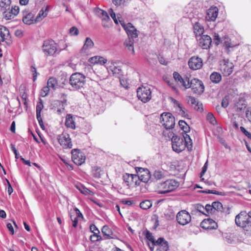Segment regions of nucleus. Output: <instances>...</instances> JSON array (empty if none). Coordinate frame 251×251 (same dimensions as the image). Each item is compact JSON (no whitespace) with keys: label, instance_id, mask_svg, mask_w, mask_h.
I'll use <instances>...</instances> for the list:
<instances>
[{"label":"nucleus","instance_id":"41","mask_svg":"<svg viewBox=\"0 0 251 251\" xmlns=\"http://www.w3.org/2000/svg\"><path fill=\"white\" fill-rule=\"evenodd\" d=\"M222 42H223L224 45L228 50L229 49V48H233L235 46L231 42V40L227 36H225L224 38H223Z\"/></svg>","mask_w":251,"mask_h":251},{"label":"nucleus","instance_id":"32","mask_svg":"<svg viewBox=\"0 0 251 251\" xmlns=\"http://www.w3.org/2000/svg\"><path fill=\"white\" fill-rule=\"evenodd\" d=\"M134 42V40L126 39L125 40L124 43L125 47L129 51H131V54L133 55L135 54L133 46Z\"/></svg>","mask_w":251,"mask_h":251},{"label":"nucleus","instance_id":"51","mask_svg":"<svg viewBox=\"0 0 251 251\" xmlns=\"http://www.w3.org/2000/svg\"><path fill=\"white\" fill-rule=\"evenodd\" d=\"M240 227L243 228L245 230L247 231H251V221L248 218L244 224Z\"/></svg>","mask_w":251,"mask_h":251},{"label":"nucleus","instance_id":"27","mask_svg":"<svg viewBox=\"0 0 251 251\" xmlns=\"http://www.w3.org/2000/svg\"><path fill=\"white\" fill-rule=\"evenodd\" d=\"M169 246L168 241L164 238L159 237L158 238V250L159 251H168Z\"/></svg>","mask_w":251,"mask_h":251},{"label":"nucleus","instance_id":"43","mask_svg":"<svg viewBox=\"0 0 251 251\" xmlns=\"http://www.w3.org/2000/svg\"><path fill=\"white\" fill-rule=\"evenodd\" d=\"M177 111L178 114L180 115L182 117L190 119V117L188 113V110L183 106H181L178 109Z\"/></svg>","mask_w":251,"mask_h":251},{"label":"nucleus","instance_id":"4","mask_svg":"<svg viewBox=\"0 0 251 251\" xmlns=\"http://www.w3.org/2000/svg\"><path fill=\"white\" fill-rule=\"evenodd\" d=\"M69 81L73 88L79 90L83 88L86 84L85 76L79 73H75L71 75Z\"/></svg>","mask_w":251,"mask_h":251},{"label":"nucleus","instance_id":"24","mask_svg":"<svg viewBox=\"0 0 251 251\" xmlns=\"http://www.w3.org/2000/svg\"><path fill=\"white\" fill-rule=\"evenodd\" d=\"M173 77L175 81L184 87V90H186L187 83L189 81V78L187 76L183 78L178 73L176 72L173 73Z\"/></svg>","mask_w":251,"mask_h":251},{"label":"nucleus","instance_id":"56","mask_svg":"<svg viewBox=\"0 0 251 251\" xmlns=\"http://www.w3.org/2000/svg\"><path fill=\"white\" fill-rule=\"evenodd\" d=\"M108 12H109V14H110V16L111 17V18L114 21L116 25H118L119 22V20H120L119 18H120L119 17H118V18H116V15L115 12H114L112 8H110L109 9Z\"/></svg>","mask_w":251,"mask_h":251},{"label":"nucleus","instance_id":"60","mask_svg":"<svg viewBox=\"0 0 251 251\" xmlns=\"http://www.w3.org/2000/svg\"><path fill=\"white\" fill-rule=\"evenodd\" d=\"M50 89V88L48 86L44 87L40 93L41 96L42 97L47 96L49 93Z\"/></svg>","mask_w":251,"mask_h":251},{"label":"nucleus","instance_id":"2","mask_svg":"<svg viewBox=\"0 0 251 251\" xmlns=\"http://www.w3.org/2000/svg\"><path fill=\"white\" fill-rule=\"evenodd\" d=\"M42 50L46 56H56L62 50L58 45L51 39L46 40L42 46Z\"/></svg>","mask_w":251,"mask_h":251},{"label":"nucleus","instance_id":"11","mask_svg":"<svg viewBox=\"0 0 251 251\" xmlns=\"http://www.w3.org/2000/svg\"><path fill=\"white\" fill-rule=\"evenodd\" d=\"M176 219L177 223L181 225H185L191 221V217L190 214L185 210H182L178 212L176 215Z\"/></svg>","mask_w":251,"mask_h":251},{"label":"nucleus","instance_id":"26","mask_svg":"<svg viewBox=\"0 0 251 251\" xmlns=\"http://www.w3.org/2000/svg\"><path fill=\"white\" fill-rule=\"evenodd\" d=\"M97 13L103 22L102 24V26L104 27H109V25L108 24L104 23V22L110 21V18L107 13L102 9H99L97 11Z\"/></svg>","mask_w":251,"mask_h":251},{"label":"nucleus","instance_id":"31","mask_svg":"<svg viewBox=\"0 0 251 251\" xmlns=\"http://www.w3.org/2000/svg\"><path fill=\"white\" fill-rule=\"evenodd\" d=\"M182 138H183L184 140L185 148L187 147L188 151H191L193 147V142L190 136L188 135L187 133H184Z\"/></svg>","mask_w":251,"mask_h":251},{"label":"nucleus","instance_id":"46","mask_svg":"<svg viewBox=\"0 0 251 251\" xmlns=\"http://www.w3.org/2000/svg\"><path fill=\"white\" fill-rule=\"evenodd\" d=\"M152 204L151 201L146 200L140 203V206L142 209L147 210L152 206Z\"/></svg>","mask_w":251,"mask_h":251},{"label":"nucleus","instance_id":"17","mask_svg":"<svg viewBox=\"0 0 251 251\" xmlns=\"http://www.w3.org/2000/svg\"><path fill=\"white\" fill-rule=\"evenodd\" d=\"M19 12V8L18 6H14V7H9L6 8L3 10V14L4 17L6 20H10L13 18L15 16L18 15Z\"/></svg>","mask_w":251,"mask_h":251},{"label":"nucleus","instance_id":"48","mask_svg":"<svg viewBox=\"0 0 251 251\" xmlns=\"http://www.w3.org/2000/svg\"><path fill=\"white\" fill-rule=\"evenodd\" d=\"M67 95L63 94V93L60 94V100L58 101V102L59 103V105H62L63 106H65L67 104Z\"/></svg>","mask_w":251,"mask_h":251},{"label":"nucleus","instance_id":"63","mask_svg":"<svg viewBox=\"0 0 251 251\" xmlns=\"http://www.w3.org/2000/svg\"><path fill=\"white\" fill-rule=\"evenodd\" d=\"M188 102L192 106L194 107V106L198 102V101L194 97L189 96L188 99Z\"/></svg>","mask_w":251,"mask_h":251},{"label":"nucleus","instance_id":"29","mask_svg":"<svg viewBox=\"0 0 251 251\" xmlns=\"http://www.w3.org/2000/svg\"><path fill=\"white\" fill-rule=\"evenodd\" d=\"M94 44L92 39L87 37L85 39L84 44L81 48V51L82 52H86L88 50L92 49L94 47Z\"/></svg>","mask_w":251,"mask_h":251},{"label":"nucleus","instance_id":"37","mask_svg":"<svg viewBox=\"0 0 251 251\" xmlns=\"http://www.w3.org/2000/svg\"><path fill=\"white\" fill-rule=\"evenodd\" d=\"M173 128H165L163 131V135L166 138V140H170L171 139L172 141V139L174 138L175 136H176L175 135V133L171 130Z\"/></svg>","mask_w":251,"mask_h":251},{"label":"nucleus","instance_id":"18","mask_svg":"<svg viewBox=\"0 0 251 251\" xmlns=\"http://www.w3.org/2000/svg\"><path fill=\"white\" fill-rule=\"evenodd\" d=\"M219 10L216 6H212L206 10L205 20L209 22L215 21L217 17Z\"/></svg>","mask_w":251,"mask_h":251},{"label":"nucleus","instance_id":"61","mask_svg":"<svg viewBox=\"0 0 251 251\" xmlns=\"http://www.w3.org/2000/svg\"><path fill=\"white\" fill-rule=\"evenodd\" d=\"M70 218L73 222L72 226L74 227H76L78 224V218L77 217H75V215L70 214Z\"/></svg>","mask_w":251,"mask_h":251},{"label":"nucleus","instance_id":"53","mask_svg":"<svg viewBox=\"0 0 251 251\" xmlns=\"http://www.w3.org/2000/svg\"><path fill=\"white\" fill-rule=\"evenodd\" d=\"M128 39L130 40H134L135 38H137L138 37V34H137V30L136 29H135V31L132 30H128V32H126Z\"/></svg>","mask_w":251,"mask_h":251},{"label":"nucleus","instance_id":"30","mask_svg":"<svg viewBox=\"0 0 251 251\" xmlns=\"http://www.w3.org/2000/svg\"><path fill=\"white\" fill-rule=\"evenodd\" d=\"M212 204L216 215H219V214L222 215L224 211L222 204L219 201H214Z\"/></svg>","mask_w":251,"mask_h":251},{"label":"nucleus","instance_id":"7","mask_svg":"<svg viewBox=\"0 0 251 251\" xmlns=\"http://www.w3.org/2000/svg\"><path fill=\"white\" fill-rule=\"evenodd\" d=\"M138 99L142 102L146 103L151 98V92L149 86H141L137 89Z\"/></svg>","mask_w":251,"mask_h":251},{"label":"nucleus","instance_id":"12","mask_svg":"<svg viewBox=\"0 0 251 251\" xmlns=\"http://www.w3.org/2000/svg\"><path fill=\"white\" fill-rule=\"evenodd\" d=\"M72 159L74 163L77 165H81L85 162V156L78 149L72 150Z\"/></svg>","mask_w":251,"mask_h":251},{"label":"nucleus","instance_id":"49","mask_svg":"<svg viewBox=\"0 0 251 251\" xmlns=\"http://www.w3.org/2000/svg\"><path fill=\"white\" fill-rule=\"evenodd\" d=\"M101 169L100 167L95 166L93 168V176L96 178H100L101 176Z\"/></svg>","mask_w":251,"mask_h":251},{"label":"nucleus","instance_id":"23","mask_svg":"<svg viewBox=\"0 0 251 251\" xmlns=\"http://www.w3.org/2000/svg\"><path fill=\"white\" fill-rule=\"evenodd\" d=\"M143 234L145 235V238L147 240L148 245L151 251H153L154 246L157 243V241H155L153 236L150 231L147 230L144 232Z\"/></svg>","mask_w":251,"mask_h":251},{"label":"nucleus","instance_id":"54","mask_svg":"<svg viewBox=\"0 0 251 251\" xmlns=\"http://www.w3.org/2000/svg\"><path fill=\"white\" fill-rule=\"evenodd\" d=\"M206 119L207 121H208L209 123L213 125H215L217 124L216 118L211 113L209 112L207 114Z\"/></svg>","mask_w":251,"mask_h":251},{"label":"nucleus","instance_id":"15","mask_svg":"<svg viewBox=\"0 0 251 251\" xmlns=\"http://www.w3.org/2000/svg\"><path fill=\"white\" fill-rule=\"evenodd\" d=\"M58 141L60 145L64 149H71L73 145L70 135L66 133H63L58 137Z\"/></svg>","mask_w":251,"mask_h":251},{"label":"nucleus","instance_id":"58","mask_svg":"<svg viewBox=\"0 0 251 251\" xmlns=\"http://www.w3.org/2000/svg\"><path fill=\"white\" fill-rule=\"evenodd\" d=\"M194 208L195 210L202 214H204L205 215H207L206 213H204L205 211V207H204L203 205H202L201 204H196L194 205Z\"/></svg>","mask_w":251,"mask_h":251},{"label":"nucleus","instance_id":"35","mask_svg":"<svg viewBox=\"0 0 251 251\" xmlns=\"http://www.w3.org/2000/svg\"><path fill=\"white\" fill-rule=\"evenodd\" d=\"M48 10L47 7L42 8L35 18V22H40L43 19V18L46 17L48 15Z\"/></svg>","mask_w":251,"mask_h":251},{"label":"nucleus","instance_id":"45","mask_svg":"<svg viewBox=\"0 0 251 251\" xmlns=\"http://www.w3.org/2000/svg\"><path fill=\"white\" fill-rule=\"evenodd\" d=\"M205 211L207 213V215H211L213 216H216V213H215V212L214 210V208L212 204L211 205L207 204L205 206Z\"/></svg>","mask_w":251,"mask_h":251},{"label":"nucleus","instance_id":"9","mask_svg":"<svg viewBox=\"0 0 251 251\" xmlns=\"http://www.w3.org/2000/svg\"><path fill=\"white\" fill-rule=\"evenodd\" d=\"M106 67L108 72H111L116 76L119 77L122 74L121 67L119 65V62L117 61H108Z\"/></svg>","mask_w":251,"mask_h":251},{"label":"nucleus","instance_id":"42","mask_svg":"<svg viewBox=\"0 0 251 251\" xmlns=\"http://www.w3.org/2000/svg\"><path fill=\"white\" fill-rule=\"evenodd\" d=\"M178 125L180 128L184 131V133L190 131V127L184 121L180 120L178 122Z\"/></svg>","mask_w":251,"mask_h":251},{"label":"nucleus","instance_id":"6","mask_svg":"<svg viewBox=\"0 0 251 251\" xmlns=\"http://www.w3.org/2000/svg\"><path fill=\"white\" fill-rule=\"evenodd\" d=\"M160 122L165 128H173L175 125V117L169 112L162 113L160 116Z\"/></svg>","mask_w":251,"mask_h":251},{"label":"nucleus","instance_id":"25","mask_svg":"<svg viewBox=\"0 0 251 251\" xmlns=\"http://www.w3.org/2000/svg\"><path fill=\"white\" fill-rule=\"evenodd\" d=\"M249 218L246 212L242 211L239 214L236 216L235 222L238 226H240L244 224V222L247 221Z\"/></svg>","mask_w":251,"mask_h":251},{"label":"nucleus","instance_id":"47","mask_svg":"<svg viewBox=\"0 0 251 251\" xmlns=\"http://www.w3.org/2000/svg\"><path fill=\"white\" fill-rule=\"evenodd\" d=\"M77 188L80 191V192L85 195H93V193L92 191L89 190V189L83 186H80V187L77 186Z\"/></svg>","mask_w":251,"mask_h":251},{"label":"nucleus","instance_id":"64","mask_svg":"<svg viewBox=\"0 0 251 251\" xmlns=\"http://www.w3.org/2000/svg\"><path fill=\"white\" fill-rule=\"evenodd\" d=\"M213 40H214V42L217 46L219 45V44L222 41L220 36L218 34H217L216 33H214Z\"/></svg>","mask_w":251,"mask_h":251},{"label":"nucleus","instance_id":"44","mask_svg":"<svg viewBox=\"0 0 251 251\" xmlns=\"http://www.w3.org/2000/svg\"><path fill=\"white\" fill-rule=\"evenodd\" d=\"M201 193H205V194H215L217 195H220V196H225V194L224 192H219L216 190H209V189H206L204 190H201L199 191Z\"/></svg>","mask_w":251,"mask_h":251},{"label":"nucleus","instance_id":"55","mask_svg":"<svg viewBox=\"0 0 251 251\" xmlns=\"http://www.w3.org/2000/svg\"><path fill=\"white\" fill-rule=\"evenodd\" d=\"M90 239L91 242H95L102 240L101 236L100 233L94 232V234L90 236Z\"/></svg>","mask_w":251,"mask_h":251},{"label":"nucleus","instance_id":"38","mask_svg":"<svg viewBox=\"0 0 251 251\" xmlns=\"http://www.w3.org/2000/svg\"><path fill=\"white\" fill-rule=\"evenodd\" d=\"M235 106L236 107L237 111H240L246 108L247 103L245 100L244 99H240L237 102Z\"/></svg>","mask_w":251,"mask_h":251},{"label":"nucleus","instance_id":"62","mask_svg":"<svg viewBox=\"0 0 251 251\" xmlns=\"http://www.w3.org/2000/svg\"><path fill=\"white\" fill-rule=\"evenodd\" d=\"M119 78L121 85L126 89H128V83L127 80L124 79H122L120 76Z\"/></svg>","mask_w":251,"mask_h":251},{"label":"nucleus","instance_id":"50","mask_svg":"<svg viewBox=\"0 0 251 251\" xmlns=\"http://www.w3.org/2000/svg\"><path fill=\"white\" fill-rule=\"evenodd\" d=\"M9 35V30L8 29L5 27H3L2 28L0 29V37L1 38V41H4L5 40V36L6 35Z\"/></svg>","mask_w":251,"mask_h":251},{"label":"nucleus","instance_id":"21","mask_svg":"<svg viewBox=\"0 0 251 251\" xmlns=\"http://www.w3.org/2000/svg\"><path fill=\"white\" fill-rule=\"evenodd\" d=\"M201 226L205 229H215L218 227L217 223L210 218L203 220L201 224Z\"/></svg>","mask_w":251,"mask_h":251},{"label":"nucleus","instance_id":"13","mask_svg":"<svg viewBox=\"0 0 251 251\" xmlns=\"http://www.w3.org/2000/svg\"><path fill=\"white\" fill-rule=\"evenodd\" d=\"M188 65L189 68L192 70H199L203 66V60L199 56H193L189 59Z\"/></svg>","mask_w":251,"mask_h":251},{"label":"nucleus","instance_id":"40","mask_svg":"<svg viewBox=\"0 0 251 251\" xmlns=\"http://www.w3.org/2000/svg\"><path fill=\"white\" fill-rule=\"evenodd\" d=\"M119 23L125 30L126 32H127L128 30H133V31H135V28L131 23H128L127 24H126L123 20H119Z\"/></svg>","mask_w":251,"mask_h":251},{"label":"nucleus","instance_id":"28","mask_svg":"<svg viewBox=\"0 0 251 251\" xmlns=\"http://www.w3.org/2000/svg\"><path fill=\"white\" fill-rule=\"evenodd\" d=\"M65 125L68 128H75V117L72 114H67L66 117Z\"/></svg>","mask_w":251,"mask_h":251},{"label":"nucleus","instance_id":"59","mask_svg":"<svg viewBox=\"0 0 251 251\" xmlns=\"http://www.w3.org/2000/svg\"><path fill=\"white\" fill-rule=\"evenodd\" d=\"M127 0H112V2L116 6H124Z\"/></svg>","mask_w":251,"mask_h":251},{"label":"nucleus","instance_id":"39","mask_svg":"<svg viewBox=\"0 0 251 251\" xmlns=\"http://www.w3.org/2000/svg\"><path fill=\"white\" fill-rule=\"evenodd\" d=\"M47 84L50 88H52L53 90L56 89L58 87L57 80L53 77H51L48 79Z\"/></svg>","mask_w":251,"mask_h":251},{"label":"nucleus","instance_id":"19","mask_svg":"<svg viewBox=\"0 0 251 251\" xmlns=\"http://www.w3.org/2000/svg\"><path fill=\"white\" fill-rule=\"evenodd\" d=\"M43 108V101L41 99H39L36 107V118L40 126L42 129H45L44 123L41 116V113Z\"/></svg>","mask_w":251,"mask_h":251},{"label":"nucleus","instance_id":"34","mask_svg":"<svg viewBox=\"0 0 251 251\" xmlns=\"http://www.w3.org/2000/svg\"><path fill=\"white\" fill-rule=\"evenodd\" d=\"M34 15L31 13H28L23 18V22L26 25H31L36 23Z\"/></svg>","mask_w":251,"mask_h":251},{"label":"nucleus","instance_id":"14","mask_svg":"<svg viewBox=\"0 0 251 251\" xmlns=\"http://www.w3.org/2000/svg\"><path fill=\"white\" fill-rule=\"evenodd\" d=\"M234 65L227 59H224L221 64V70L225 76L229 75L233 72Z\"/></svg>","mask_w":251,"mask_h":251},{"label":"nucleus","instance_id":"33","mask_svg":"<svg viewBox=\"0 0 251 251\" xmlns=\"http://www.w3.org/2000/svg\"><path fill=\"white\" fill-rule=\"evenodd\" d=\"M90 61L92 63L97 64L99 63L100 65H104L105 64H107V59L104 58L103 57L100 56H95L94 57H92L90 58Z\"/></svg>","mask_w":251,"mask_h":251},{"label":"nucleus","instance_id":"36","mask_svg":"<svg viewBox=\"0 0 251 251\" xmlns=\"http://www.w3.org/2000/svg\"><path fill=\"white\" fill-rule=\"evenodd\" d=\"M211 81L215 84L219 83L222 79V76L219 73L213 72L210 75Z\"/></svg>","mask_w":251,"mask_h":251},{"label":"nucleus","instance_id":"57","mask_svg":"<svg viewBox=\"0 0 251 251\" xmlns=\"http://www.w3.org/2000/svg\"><path fill=\"white\" fill-rule=\"evenodd\" d=\"M10 3V0H0V6L3 9V10L9 7Z\"/></svg>","mask_w":251,"mask_h":251},{"label":"nucleus","instance_id":"22","mask_svg":"<svg viewBox=\"0 0 251 251\" xmlns=\"http://www.w3.org/2000/svg\"><path fill=\"white\" fill-rule=\"evenodd\" d=\"M101 232L103 234L104 239H117L118 238L117 234L107 225H105L102 227Z\"/></svg>","mask_w":251,"mask_h":251},{"label":"nucleus","instance_id":"52","mask_svg":"<svg viewBox=\"0 0 251 251\" xmlns=\"http://www.w3.org/2000/svg\"><path fill=\"white\" fill-rule=\"evenodd\" d=\"M91 130V126L89 124H86L81 127L80 132L84 134H87Z\"/></svg>","mask_w":251,"mask_h":251},{"label":"nucleus","instance_id":"5","mask_svg":"<svg viewBox=\"0 0 251 251\" xmlns=\"http://www.w3.org/2000/svg\"><path fill=\"white\" fill-rule=\"evenodd\" d=\"M188 88H191L193 93L197 95L202 94L204 91V86L202 81L195 78L187 82L186 89Z\"/></svg>","mask_w":251,"mask_h":251},{"label":"nucleus","instance_id":"8","mask_svg":"<svg viewBox=\"0 0 251 251\" xmlns=\"http://www.w3.org/2000/svg\"><path fill=\"white\" fill-rule=\"evenodd\" d=\"M124 182L128 188L140 186V180L136 175L125 174L123 176Z\"/></svg>","mask_w":251,"mask_h":251},{"label":"nucleus","instance_id":"3","mask_svg":"<svg viewBox=\"0 0 251 251\" xmlns=\"http://www.w3.org/2000/svg\"><path fill=\"white\" fill-rule=\"evenodd\" d=\"M158 193L165 194L175 190L179 186L178 181L174 179H168L158 182Z\"/></svg>","mask_w":251,"mask_h":251},{"label":"nucleus","instance_id":"10","mask_svg":"<svg viewBox=\"0 0 251 251\" xmlns=\"http://www.w3.org/2000/svg\"><path fill=\"white\" fill-rule=\"evenodd\" d=\"M171 141L172 149L174 151L179 153L185 150L183 138L176 136L172 139Z\"/></svg>","mask_w":251,"mask_h":251},{"label":"nucleus","instance_id":"20","mask_svg":"<svg viewBox=\"0 0 251 251\" xmlns=\"http://www.w3.org/2000/svg\"><path fill=\"white\" fill-rule=\"evenodd\" d=\"M198 40L199 46L203 49H208L210 48L212 43V39L209 36L207 35L200 36Z\"/></svg>","mask_w":251,"mask_h":251},{"label":"nucleus","instance_id":"1","mask_svg":"<svg viewBox=\"0 0 251 251\" xmlns=\"http://www.w3.org/2000/svg\"><path fill=\"white\" fill-rule=\"evenodd\" d=\"M194 2L189 3L185 8V11L187 14V16L191 20L193 25V29L194 33L196 36H201L204 32V28L197 21L198 17L199 10L197 8H194Z\"/></svg>","mask_w":251,"mask_h":251},{"label":"nucleus","instance_id":"16","mask_svg":"<svg viewBox=\"0 0 251 251\" xmlns=\"http://www.w3.org/2000/svg\"><path fill=\"white\" fill-rule=\"evenodd\" d=\"M138 171L136 170L138 174L137 176L140 180V185H141V182L148 183L151 177L150 171L147 169L143 168H138Z\"/></svg>","mask_w":251,"mask_h":251}]
</instances>
